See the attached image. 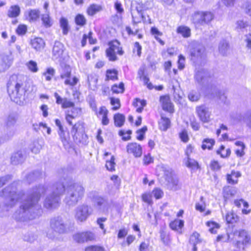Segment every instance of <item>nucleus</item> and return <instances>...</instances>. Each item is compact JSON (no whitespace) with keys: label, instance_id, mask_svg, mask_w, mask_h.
<instances>
[{"label":"nucleus","instance_id":"f257e3e1","mask_svg":"<svg viewBox=\"0 0 251 251\" xmlns=\"http://www.w3.org/2000/svg\"><path fill=\"white\" fill-rule=\"evenodd\" d=\"M18 182H14L0 192V215L6 216L8 211L19 201L21 204L13 215L17 221L25 222L38 218L42 213L39 203L41 196L49 190L46 184L39 185L26 193L18 191Z\"/></svg>","mask_w":251,"mask_h":251},{"label":"nucleus","instance_id":"f03ea898","mask_svg":"<svg viewBox=\"0 0 251 251\" xmlns=\"http://www.w3.org/2000/svg\"><path fill=\"white\" fill-rule=\"evenodd\" d=\"M22 76H11L7 84V92L12 100L18 104L23 103L26 92Z\"/></svg>","mask_w":251,"mask_h":251},{"label":"nucleus","instance_id":"7ed1b4c3","mask_svg":"<svg viewBox=\"0 0 251 251\" xmlns=\"http://www.w3.org/2000/svg\"><path fill=\"white\" fill-rule=\"evenodd\" d=\"M65 202L69 206L77 204L84 196L85 189L80 183L70 182L66 189Z\"/></svg>","mask_w":251,"mask_h":251},{"label":"nucleus","instance_id":"20e7f679","mask_svg":"<svg viewBox=\"0 0 251 251\" xmlns=\"http://www.w3.org/2000/svg\"><path fill=\"white\" fill-rule=\"evenodd\" d=\"M64 183V182H58L52 185V192L47 196L44 202V206L46 208L53 209L59 206L60 196L65 190Z\"/></svg>","mask_w":251,"mask_h":251},{"label":"nucleus","instance_id":"39448f33","mask_svg":"<svg viewBox=\"0 0 251 251\" xmlns=\"http://www.w3.org/2000/svg\"><path fill=\"white\" fill-rule=\"evenodd\" d=\"M50 227L53 230L52 232L47 233V235L49 238L54 239L55 233L63 234L68 230V226L63 218L61 216H56L52 218L50 220Z\"/></svg>","mask_w":251,"mask_h":251},{"label":"nucleus","instance_id":"423d86ee","mask_svg":"<svg viewBox=\"0 0 251 251\" xmlns=\"http://www.w3.org/2000/svg\"><path fill=\"white\" fill-rule=\"evenodd\" d=\"M214 17V14L211 12L198 11L192 14L191 21L196 26H200L208 25Z\"/></svg>","mask_w":251,"mask_h":251},{"label":"nucleus","instance_id":"0eeeda50","mask_svg":"<svg viewBox=\"0 0 251 251\" xmlns=\"http://www.w3.org/2000/svg\"><path fill=\"white\" fill-rule=\"evenodd\" d=\"M113 201L106 197L98 196L94 199V206L101 213L106 214L111 209Z\"/></svg>","mask_w":251,"mask_h":251},{"label":"nucleus","instance_id":"6e6552de","mask_svg":"<svg viewBox=\"0 0 251 251\" xmlns=\"http://www.w3.org/2000/svg\"><path fill=\"white\" fill-rule=\"evenodd\" d=\"M109 48L106 50L107 57L110 61H114L117 59L116 53L122 55L124 51L120 47V43L117 41H113L109 43Z\"/></svg>","mask_w":251,"mask_h":251},{"label":"nucleus","instance_id":"1a4fd4ad","mask_svg":"<svg viewBox=\"0 0 251 251\" xmlns=\"http://www.w3.org/2000/svg\"><path fill=\"white\" fill-rule=\"evenodd\" d=\"M92 211L91 208L87 205H79L75 209V219L78 222H83L91 214Z\"/></svg>","mask_w":251,"mask_h":251},{"label":"nucleus","instance_id":"9d476101","mask_svg":"<svg viewBox=\"0 0 251 251\" xmlns=\"http://www.w3.org/2000/svg\"><path fill=\"white\" fill-rule=\"evenodd\" d=\"M72 70L69 66H66L63 72L61 73L60 77L63 79L65 85L74 87L79 81V79L75 76L71 77Z\"/></svg>","mask_w":251,"mask_h":251},{"label":"nucleus","instance_id":"9b49d317","mask_svg":"<svg viewBox=\"0 0 251 251\" xmlns=\"http://www.w3.org/2000/svg\"><path fill=\"white\" fill-rule=\"evenodd\" d=\"M233 235L235 240L237 241V246L240 243L244 245L250 243V236L245 230H235L233 232Z\"/></svg>","mask_w":251,"mask_h":251},{"label":"nucleus","instance_id":"f8f14e48","mask_svg":"<svg viewBox=\"0 0 251 251\" xmlns=\"http://www.w3.org/2000/svg\"><path fill=\"white\" fill-rule=\"evenodd\" d=\"M196 81L201 85H204L208 83L210 79L209 72L203 69L197 70L195 75Z\"/></svg>","mask_w":251,"mask_h":251},{"label":"nucleus","instance_id":"ddd939ff","mask_svg":"<svg viewBox=\"0 0 251 251\" xmlns=\"http://www.w3.org/2000/svg\"><path fill=\"white\" fill-rule=\"evenodd\" d=\"M16 130V127L6 126L4 128H0V145L11 139L14 135Z\"/></svg>","mask_w":251,"mask_h":251},{"label":"nucleus","instance_id":"4468645a","mask_svg":"<svg viewBox=\"0 0 251 251\" xmlns=\"http://www.w3.org/2000/svg\"><path fill=\"white\" fill-rule=\"evenodd\" d=\"M197 113L200 120L203 123H207L210 120L211 112L208 107L204 105L197 106L196 108Z\"/></svg>","mask_w":251,"mask_h":251},{"label":"nucleus","instance_id":"2eb2a0df","mask_svg":"<svg viewBox=\"0 0 251 251\" xmlns=\"http://www.w3.org/2000/svg\"><path fill=\"white\" fill-rule=\"evenodd\" d=\"M193 47L190 49V55L191 59L194 61L199 60L202 58L204 52V47L198 44L193 45Z\"/></svg>","mask_w":251,"mask_h":251},{"label":"nucleus","instance_id":"dca6fc26","mask_svg":"<svg viewBox=\"0 0 251 251\" xmlns=\"http://www.w3.org/2000/svg\"><path fill=\"white\" fill-rule=\"evenodd\" d=\"M12 63L13 58L11 55L0 54V73L8 69Z\"/></svg>","mask_w":251,"mask_h":251},{"label":"nucleus","instance_id":"f3484780","mask_svg":"<svg viewBox=\"0 0 251 251\" xmlns=\"http://www.w3.org/2000/svg\"><path fill=\"white\" fill-rule=\"evenodd\" d=\"M73 238L77 243H83L94 240L95 235L93 233L87 231L77 233L74 235Z\"/></svg>","mask_w":251,"mask_h":251},{"label":"nucleus","instance_id":"a211bd4d","mask_svg":"<svg viewBox=\"0 0 251 251\" xmlns=\"http://www.w3.org/2000/svg\"><path fill=\"white\" fill-rule=\"evenodd\" d=\"M126 151L128 153H132L135 157H139L142 154V147L136 143L128 144L126 146Z\"/></svg>","mask_w":251,"mask_h":251},{"label":"nucleus","instance_id":"6ab92c4d","mask_svg":"<svg viewBox=\"0 0 251 251\" xmlns=\"http://www.w3.org/2000/svg\"><path fill=\"white\" fill-rule=\"evenodd\" d=\"M160 101L162 104V109L166 111L172 113L174 112V105L168 96L160 97Z\"/></svg>","mask_w":251,"mask_h":251},{"label":"nucleus","instance_id":"aec40b11","mask_svg":"<svg viewBox=\"0 0 251 251\" xmlns=\"http://www.w3.org/2000/svg\"><path fill=\"white\" fill-rule=\"evenodd\" d=\"M64 50L62 43L55 41L52 49V57L54 59H58L62 57Z\"/></svg>","mask_w":251,"mask_h":251},{"label":"nucleus","instance_id":"412c9836","mask_svg":"<svg viewBox=\"0 0 251 251\" xmlns=\"http://www.w3.org/2000/svg\"><path fill=\"white\" fill-rule=\"evenodd\" d=\"M80 111V109L75 107L74 106L71 107L70 110H68L66 112L65 119L70 125H73L72 120L76 117Z\"/></svg>","mask_w":251,"mask_h":251},{"label":"nucleus","instance_id":"4be33fe9","mask_svg":"<svg viewBox=\"0 0 251 251\" xmlns=\"http://www.w3.org/2000/svg\"><path fill=\"white\" fill-rule=\"evenodd\" d=\"M58 133L64 147L66 148L69 146L70 136L69 131L64 130V129L58 130Z\"/></svg>","mask_w":251,"mask_h":251},{"label":"nucleus","instance_id":"5701e85b","mask_svg":"<svg viewBox=\"0 0 251 251\" xmlns=\"http://www.w3.org/2000/svg\"><path fill=\"white\" fill-rule=\"evenodd\" d=\"M25 15L30 22H35L39 18L40 11L38 9H30Z\"/></svg>","mask_w":251,"mask_h":251},{"label":"nucleus","instance_id":"b1692460","mask_svg":"<svg viewBox=\"0 0 251 251\" xmlns=\"http://www.w3.org/2000/svg\"><path fill=\"white\" fill-rule=\"evenodd\" d=\"M32 47L36 50H43L45 46L44 40L41 38H35L30 42Z\"/></svg>","mask_w":251,"mask_h":251},{"label":"nucleus","instance_id":"393cba45","mask_svg":"<svg viewBox=\"0 0 251 251\" xmlns=\"http://www.w3.org/2000/svg\"><path fill=\"white\" fill-rule=\"evenodd\" d=\"M24 160L25 155L21 151L13 153L11 157V162L13 165H18L22 163Z\"/></svg>","mask_w":251,"mask_h":251},{"label":"nucleus","instance_id":"a878e982","mask_svg":"<svg viewBox=\"0 0 251 251\" xmlns=\"http://www.w3.org/2000/svg\"><path fill=\"white\" fill-rule=\"evenodd\" d=\"M241 176L240 172L232 171L230 174L226 175V179L228 183L231 184H235L238 183V178Z\"/></svg>","mask_w":251,"mask_h":251},{"label":"nucleus","instance_id":"bb28decb","mask_svg":"<svg viewBox=\"0 0 251 251\" xmlns=\"http://www.w3.org/2000/svg\"><path fill=\"white\" fill-rule=\"evenodd\" d=\"M200 234L197 232H194L190 236L189 242L193 245V251H197V248L196 245L201 242V240L200 238Z\"/></svg>","mask_w":251,"mask_h":251},{"label":"nucleus","instance_id":"cd10ccee","mask_svg":"<svg viewBox=\"0 0 251 251\" xmlns=\"http://www.w3.org/2000/svg\"><path fill=\"white\" fill-rule=\"evenodd\" d=\"M98 80V76L95 74H90L87 75V82L89 87L93 90H95L97 89Z\"/></svg>","mask_w":251,"mask_h":251},{"label":"nucleus","instance_id":"c85d7f7f","mask_svg":"<svg viewBox=\"0 0 251 251\" xmlns=\"http://www.w3.org/2000/svg\"><path fill=\"white\" fill-rule=\"evenodd\" d=\"M219 52L223 56H226L229 52L228 43L225 40L220 42L219 45Z\"/></svg>","mask_w":251,"mask_h":251},{"label":"nucleus","instance_id":"c756f323","mask_svg":"<svg viewBox=\"0 0 251 251\" xmlns=\"http://www.w3.org/2000/svg\"><path fill=\"white\" fill-rule=\"evenodd\" d=\"M102 10V7L101 5L93 3L89 5L87 9V13L89 16H94L97 13L99 12Z\"/></svg>","mask_w":251,"mask_h":251},{"label":"nucleus","instance_id":"7c9ffc66","mask_svg":"<svg viewBox=\"0 0 251 251\" xmlns=\"http://www.w3.org/2000/svg\"><path fill=\"white\" fill-rule=\"evenodd\" d=\"M176 32L181 34L183 37L185 38L190 37L191 34V29L185 25L178 26L176 29Z\"/></svg>","mask_w":251,"mask_h":251},{"label":"nucleus","instance_id":"2f4dec72","mask_svg":"<svg viewBox=\"0 0 251 251\" xmlns=\"http://www.w3.org/2000/svg\"><path fill=\"white\" fill-rule=\"evenodd\" d=\"M42 175V173L39 171L31 172L26 176V180L28 183H30L41 177Z\"/></svg>","mask_w":251,"mask_h":251},{"label":"nucleus","instance_id":"473e14b6","mask_svg":"<svg viewBox=\"0 0 251 251\" xmlns=\"http://www.w3.org/2000/svg\"><path fill=\"white\" fill-rule=\"evenodd\" d=\"M41 20L43 25L46 27H50L52 25V21L51 18L50 16L49 11H47V13L43 14L41 15Z\"/></svg>","mask_w":251,"mask_h":251},{"label":"nucleus","instance_id":"72a5a7b5","mask_svg":"<svg viewBox=\"0 0 251 251\" xmlns=\"http://www.w3.org/2000/svg\"><path fill=\"white\" fill-rule=\"evenodd\" d=\"M170 124L171 121L169 118L161 117V120L159 122V129L163 131H166L170 127Z\"/></svg>","mask_w":251,"mask_h":251},{"label":"nucleus","instance_id":"f704fd0d","mask_svg":"<svg viewBox=\"0 0 251 251\" xmlns=\"http://www.w3.org/2000/svg\"><path fill=\"white\" fill-rule=\"evenodd\" d=\"M20 13V8L18 5L11 6L7 12V15L10 18H16L18 17Z\"/></svg>","mask_w":251,"mask_h":251},{"label":"nucleus","instance_id":"c9c22d12","mask_svg":"<svg viewBox=\"0 0 251 251\" xmlns=\"http://www.w3.org/2000/svg\"><path fill=\"white\" fill-rule=\"evenodd\" d=\"M18 116L15 114H10L6 120V126L8 127H16L15 125L17 122Z\"/></svg>","mask_w":251,"mask_h":251},{"label":"nucleus","instance_id":"e433bc0d","mask_svg":"<svg viewBox=\"0 0 251 251\" xmlns=\"http://www.w3.org/2000/svg\"><path fill=\"white\" fill-rule=\"evenodd\" d=\"M235 145L239 147V148L235 151L236 155L238 157H242L244 156L245 154L244 150L245 149V145L243 142L238 141L235 142Z\"/></svg>","mask_w":251,"mask_h":251},{"label":"nucleus","instance_id":"4c0bfd02","mask_svg":"<svg viewBox=\"0 0 251 251\" xmlns=\"http://www.w3.org/2000/svg\"><path fill=\"white\" fill-rule=\"evenodd\" d=\"M25 65L27 69L32 73H36L39 70L37 63L33 60H30L27 62Z\"/></svg>","mask_w":251,"mask_h":251},{"label":"nucleus","instance_id":"58836bf2","mask_svg":"<svg viewBox=\"0 0 251 251\" xmlns=\"http://www.w3.org/2000/svg\"><path fill=\"white\" fill-rule=\"evenodd\" d=\"M184 226V221L181 220H176L170 224V227L175 230L181 229Z\"/></svg>","mask_w":251,"mask_h":251},{"label":"nucleus","instance_id":"ea45409f","mask_svg":"<svg viewBox=\"0 0 251 251\" xmlns=\"http://www.w3.org/2000/svg\"><path fill=\"white\" fill-rule=\"evenodd\" d=\"M114 120L115 126L121 127L125 122V117L123 115L118 113L114 115Z\"/></svg>","mask_w":251,"mask_h":251},{"label":"nucleus","instance_id":"a19ab883","mask_svg":"<svg viewBox=\"0 0 251 251\" xmlns=\"http://www.w3.org/2000/svg\"><path fill=\"white\" fill-rule=\"evenodd\" d=\"M185 165L188 167L192 170L199 168V164L195 160L191 158L190 157H187L185 161Z\"/></svg>","mask_w":251,"mask_h":251},{"label":"nucleus","instance_id":"79ce46f5","mask_svg":"<svg viewBox=\"0 0 251 251\" xmlns=\"http://www.w3.org/2000/svg\"><path fill=\"white\" fill-rule=\"evenodd\" d=\"M118 72L116 70H108L106 71L105 80H115L118 79Z\"/></svg>","mask_w":251,"mask_h":251},{"label":"nucleus","instance_id":"37998d69","mask_svg":"<svg viewBox=\"0 0 251 251\" xmlns=\"http://www.w3.org/2000/svg\"><path fill=\"white\" fill-rule=\"evenodd\" d=\"M239 219L238 216L233 212H228L226 216V220L228 223H234Z\"/></svg>","mask_w":251,"mask_h":251},{"label":"nucleus","instance_id":"c03bdc74","mask_svg":"<svg viewBox=\"0 0 251 251\" xmlns=\"http://www.w3.org/2000/svg\"><path fill=\"white\" fill-rule=\"evenodd\" d=\"M217 98L221 101L222 103L224 104H227L228 101L227 100V96L226 95L225 92L222 90H219L216 93Z\"/></svg>","mask_w":251,"mask_h":251},{"label":"nucleus","instance_id":"a18cd8bd","mask_svg":"<svg viewBox=\"0 0 251 251\" xmlns=\"http://www.w3.org/2000/svg\"><path fill=\"white\" fill-rule=\"evenodd\" d=\"M60 24L62 28L63 34L67 35L69 29L67 20L64 18H61L60 20Z\"/></svg>","mask_w":251,"mask_h":251},{"label":"nucleus","instance_id":"49530a36","mask_svg":"<svg viewBox=\"0 0 251 251\" xmlns=\"http://www.w3.org/2000/svg\"><path fill=\"white\" fill-rule=\"evenodd\" d=\"M214 143V140L213 139H205L202 142L201 148L203 150H205L206 149L211 150Z\"/></svg>","mask_w":251,"mask_h":251},{"label":"nucleus","instance_id":"de8ad7c7","mask_svg":"<svg viewBox=\"0 0 251 251\" xmlns=\"http://www.w3.org/2000/svg\"><path fill=\"white\" fill-rule=\"evenodd\" d=\"M206 204L202 196L200 198V201L196 204L195 208L198 211L202 212L205 210Z\"/></svg>","mask_w":251,"mask_h":251},{"label":"nucleus","instance_id":"09e8293b","mask_svg":"<svg viewBox=\"0 0 251 251\" xmlns=\"http://www.w3.org/2000/svg\"><path fill=\"white\" fill-rule=\"evenodd\" d=\"M55 71L52 68H48L46 72L43 73V75L45 76L47 81H50L52 76H54Z\"/></svg>","mask_w":251,"mask_h":251},{"label":"nucleus","instance_id":"8fccbe9b","mask_svg":"<svg viewBox=\"0 0 251 251\" xmlns=\"http://www.w3.org/2000/svg\"><path fill=\"white\" fill-rule=\"evenodd\" d=\"M115 158L114 156H112L111 157L110 160L109 161H106L105 167L107 169L110 171H113L115 170V163L114 162Z\"/></svg>","mask_w":251,"mask_h":251},{"label":"nucleus","instance_id":"3c124183","mask_svg":"<svg viewBox=\"0 0 251 251\" xmlns=\"http://www.w3.org/2000/svg\"><path fill=\"white\" fill-rule=\"evenodd\" d=\"M42 148V145L38 141H35L30 146V150L31 151L35 154L39 152Z\"/></svg>","mask_w":251,"mask_h":251},{"label":"nucleus","instance_id":"603ef678","mask_svg":"<svg viewBox=\"0 0 251 251\" xmlns=\"http://www.w3.org/2000/svg\"><path fill=\"white\" fill-rule=\"evenodd\" d=\"M206 225L209 227V231L212 233H216L219 228V225L213 222H207Z\"/></svg>","mask_w":251,"mask_h":251},{"label":"nucleus","instance_id":"864d4df0","mask_svg":"<svg viewBox=\"0 0 251 251\" xmlns=\"http://www.w3.org/2000/svg\"><path fill=\"white\" fill-rule=\"evenodd\" d=\"M111 90L114 93H123L124 91V84L122 82L120 83L119 85L115 84L112 87Z\"/></svg>","mask_w":251,"mask_h":251},{"label":"nucleus","instance_id":"5fc2aeb1","mask_svg":"<svg viewBox=\"0 0 251 251\" xmlns=\"http://www.w3.org/2000/svg\"><path fill=\"white\" fill-rule=\"evenodd\" d=\"M237 193V190L235 188H229L228 187L224 189V197L227 198L228 196H234Z\"/></svg>","mask_w":251,"mask_h":251},{"label":"nucleus","instance_id":"6e6d98bb","mask_svg":"<svg viewBox=\"0 0 251 251\" xmlns=\"http://www.w3.org/2000/svg\"><path fill=\"white\" fill-rule=\"evenodd\" d=\"M75 22L77 25L83 26L86 24V21L84 16L81 14H78L75 17Z\"/></svg>","mask_w":251,"mask_h":251},{"label":"nucleus","instance_id":"4d7b16f0","mask_svg":"<svg viewBox=\"0 0 251 251\" xmlns=\"http://www.w3.org/2000/svg\"><path fill=\"white\" fill-rule=\"evenodd\" d=\"M110 103L113 106V110H116L120 107V101L119 99L114 98H110Z\"/></svg>","mask_w":251,"mask_h":251},{"label":"nucleus","instance_id":"13d9d810","mask_svg":"<svg viewBox=\"0 0 251 251\" xmlns=\"http://www.w3.org/2000/svg\"><path fill=\"white\" fill-rule=\"evenodd\" d=\"M152 195L156 199H159L161 198L163 195L164 193L163 191L158 188H155L153 189L152 192Z\"/></svg>","mask_w":251,"mask_h":251},{"label":"nucleus","instance_id":"bf43d9fd","mask_svg":"<svg viewBox=\"0 0 251 251\" xmlns=\"http://www.w3.org/2000/svg\"><path fill=\"white\" fill-rule=\"evenodd\" d=\"M37 238V236L36 234L34 233H28L25 235L24 239L26 242L33 243Z\"/></svg>","mask_w":251,"mask_h":251},{"label":"nucleus","instance_id":"052dcab7","mask_svg":"<svg viewBox=\"0 0 251 251\" xmlns=\"http://www.w3.org/2000/svg\"><path fill=\"white\" fill-rule=\"evenodd\" d=\"M188 98L192 101H196L200 99V95L197 92L192 91L188 94Z\"/></svg>","mask_w":251,"mask_h":251},{"label":"nucleus","instance_id":"680f3d73","mask_svg":"<svg viewBox=\"0 0 251 251\" xmlns=\"http://www.w3.org/2000/svg\"><path fill=\"white\" fill-rule=\"evenodd\" d=\"M142 46L139 42H136L134 45L133 51L134 53L137 52V55L140 57L141 54Z\"/></svg>","mask_w":251,"mask_h":251},{"label":"nucleus","instance_id":"e2e57ef3","mask_svg":"<svg viewBox=\"0 0 251 251\" xmlns=\"http://www.w3.org/2000/svg\"><path fill=\"white\" fill-rule=\"evenodd\" d=\"M74 105V103L66 98H64V101L62 104L61 105L62 107L63 108L73 107Z\"/></svg>","mask_w":251,"mask_h":251},{"label":"nucleus","instance_id":"0e129e2a","mask_svg":"<svg viewBox=\"0 0 251 251\" xmlns=\"http://www.w3.org/2000/svg\"><path fill=\"white\" fill-rule=\"evenodd\" d=\"M245 122L246 126L250 129H251V110L248 111L245 116Z\"/></svg>","mask_w":251,"mask_h":251},{"label":"nucleus","instance_id":"69168bd1","mask_svg":"<svg viewBox=\"0 0 251 251\" xmlns=\"http://www.w3.org/2000/svg\"><path fill=\"white\" fill-rule=\"evenodd\" d=\"M133 105L135 107H139L141 106H145L146 105V102L144 100H141L139 99L136 98L134 100L133 102Z\"/></svg>","mask_w":251,"mask_h":251},{"label":"nucleus","instance_id":"338daca9","mask_svg":"<svg viewBox=\"0 0 251 251\" xmlns=\"http://www.w3.org/2000/svg\"><path fill=\"white\" fill-rule=\"evenodd\" d=\"M248 26V23L243 20L238 21L236 23V28L238 29L242 30L246 28Z\"/></svg>","mask_w":251,"mask_h":251},{"label":"nucleus","instance_id":"774afa93","mask_svg":"<svg viewBox=\"0 0 251 251\" xmlns=\"http://www.w3.org/2000/svg\"><path fill=\"white\" fill-rule=\"evenodd\" d=\"M85 251H104V249L100 246H91L86 248Z\"/></svg>","mask_w":251,"mask_h":251}]
</instances>
